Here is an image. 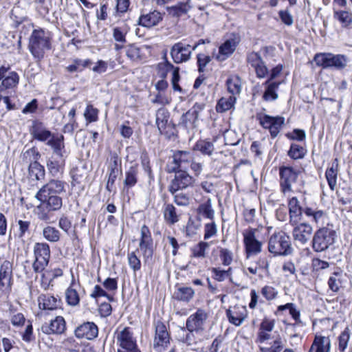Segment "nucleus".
I'll return each mask as SVG.
<instances>
[{"instance_id":"obj_48","label":"nucleus","mask_w":352,"mask_h":352,"mask_svg":"<svg viewBox=\"0 0 352 352\" xmlns=\"http://www.w3.org/2000/svg\"><path fill=\"white\" fill-rule=\"evenodd\" d=\"M91 64L89 59H75L73 63L66 67V70L69 72L73 73L76 72H81L82 69Z\"/></svg>"},{"instance_id":"obj_55","label":"nucleus","mask_w":352,"mask_h":352,"mask_svg":"<svg viewBox=\"0 0 352 352\" xmlns=\"http://www.w3.org/2000/svg\"><path fill=\"white\" fill-rule=\"evenodd\" d=\"M137 252H139L138 249H137L135 251L129 253L127 256L129 265L135 272L140 270L141 268V261L137 256Z\"/></svg>"},{"instance_id":"obj_21","label":"nucleus","mask_w":352,"mask_h":352,"mask_svg":"<svg viewBox=\"0 0 352 352\" xmlns=\"http://www.w3.org/2000/svg\"><path fill=\"white\" fill-rule=\"evenodd\" d=\"M66 329V323L62 316H57L50 323L45 322L41 327V330L46 334H61Z\"/></svg>"},{"instance_id":"obj_20","label":"nucleus","mask_w":352,"mask_h":352,"mask_svg":"<svg viewBox=\"0 0 352 352\" xmlns=\"http://www.w3.org/2000/svg\"><path fill=\"white\" fill-rule=\"evenodd\" d=\"M303 211L310 221L320 228L324 227V225L327 224L328 214L325 211L310 207H305Z\"/></svg>"},{"instance_id":"obj_47","label":"nucleus","mask_w":352,"mask_h":352,"mask_svg":"<svg viewBox=\"0 0 352 352\" xmlns=\"http://www.w3.org/2000/svg\"><path fill=\"white\" fill-rule=\"evenodd\" d=\"M165 220L170 224H174L179 221V216L176 213V209L173 204H167L164 210Z\"/></svg>"},{"instance_id":"obj_34","label":"nucleus","mask_w":352,"mask_h":352,"mask_svg":"<svg viewBox=\"0 0 352 352\" xmlns=\"http://www.w3.org/2000/svg\"><path fill=\"white\" fill-rule=\"evenodd\" d=\"M38 302L41 309L53 310L58 307L57 299L50 294H41L38 298Z\"/></svg>"},{"instance_id":"obj_40","label":"nucleus","mask_w":352,"mask_h":352,"mask_svg":"<svg viewBox=\"0 0 352 352\" xmlns=\"http://www.w3.org/2000/svg\"><path fill=\"white\" fill-rule=\"evenodd\" d=\"M212 242H206V241H200L196 245H195L192 249V255L195 258H205L207 255V251L209 250V248Z\"/></svg>"},{"instance_id":"obj_54","label":"nucleus","mask_w":352,"mask_h":352,"mask_svg":"<svg viewBox=\"0 0 352 352\" xmlns=\"http://www.w3.org/2000/svg\"><path fill=\"white\" fill-rule=\"evenodd\" d=\"M40 157V155L34 148L28 149L22 154V160L25 163L38 162V160Z\"/></svg>"},{"instance_id":"obj_56","label":"nucleus","mask_w":352,"mask_h":352,"mask_svg":"<svg viewBox=\"0 0 352 352\" xmlns=\"http://www.w3.org/2000/svg\"><path fill=\"white\" fill-rule=\"evenodd\" d=\"M207 223L204 227V239L208 240L209 239L215 236L217 234V226L213 220Z\"/></svg>"},{"instance_id":"obj_9","label":"nucleus","mask_w":352,"mask_h":352,"mask_svg":"<svg viewBox=\"0 0 352 352\" xmlns=\"http://www.w3.org/2000/svg\"><path fill=\"white\" fill-rule=\"evenodd\" d=\"M193 155L186 151H176L172 156V160L168 162L166 166V170L174 173L177 170H186L192 162Z\"/></svg>"},{"instance_id":"obj_53","label":"nucleus","mask_w":352,"mask_h":352,"mask_svg":"<svg viewBox=\"0 0 352 352\" xmlns=\"http://www.w3.org/2000/svg\"><path fill=\"white\" fill-rule=\"evenodd\" d=\"M351 331L349 327L340 333L338 337V350L340 352H344L348 346V342L350 340Z\"/></svg>"},{"instance_id":"obj_38","label":"nucleus","mask_w":352,"mask_h":352,"mask_svg":"<svg viewBox=\"0 0 352 352\" xmlns=\"http://www.w3.org/2000/svg\"><path fill=\"white\" fill-rule=\"evenodd\" d=\"M333 17L343 28H347L352 23V12L346 10H334Z\"/></svg>"},{"instance_id":"obj_12","label":"nucleus","mask_w":352,"mask_h":352,"mask_svg":"<svg viewBox=\"0 0 352 352\" xmlns=\"http://www.w3.org/2000/svg\"><path fill=\"white\" fill-rule=\"evenodd\" d=\"M300 171L291 166H280L279 168L280 186L283 194L292 191V185L296 182Z\"/></svg>"},{"instance_id":"obj_11","label":"nucleus","mask_w":352,"mask_h":352,"mask_svg":"<svg viewBox=\"0 0 352 352\" xmlns=\"http://www.w3.org/2000/svg\"><path fill=\"white\" fill-rule=\"evenodd\" d=\"M155 336L153 342V347L157 352L165 350L170 344V336L166 326L160 320L153 324Z\"/></svg>"},{"instance_id":"obj_59","label":"nucleus","mask_w":352,"mask_h":352,"mask_svg":"<svg viewBox=\"0 0 352 352\" xmlns=\"http://www.w3.org/2000/svg\"><path fill=\"white\" fill-rule=\"evenodd\" d=\"M164 58L166 59L165 62L164 63V67L166 70L168 72L169 70H172V78H171V83H177L179 82L180 76H179V68L175 67L174 65L170 63L166 59V55H164Z\"/></svg>"},{"instance_id":"obj_57","label":"nucleus","mask_w":352,"mask_h":352,"mask_svg":"<svg viewBox=\"0 0 352 352\" xmlns=\"http://www.w3.org/2000/svg\"><path fill=\"white\" fill-rule=\"evenodd\" d=\"M213 278L217 281L221 282L232 275V268L229 267L227 270H223L220 268L214 267L212 269Z\"/></svg>"},{"instance_id":"obj_58","label":"nucleus","mask_w":352,"mask_h":352,"mask_svg":"<svg viewBox=\"0 0 352 352\" xmlns=\"http://www.w3.org/2000/svg\"><path fill=\"white\" fill-rule=\"evenodd\" d=\"M305 149L296 144H292L290 149L288 151V155L292 159H301L305 156Z\"/></svg>"},{"instance_id":"obj_31","label":"nucleus","mask_w":352,"mask_h":352,"mask_svg":"<svg viewBox=\"0 0 352 352\" xmlns=\"http://www.w3.org/2000/svg\"><path fill=\"white\" fill-rule=\"evenodd\" d=\"M226 316L230 323L235 326H240L245 318V309L244 307H234L233 310L228 309Z\"/></svg>"},{"instance_id":"obj_41","label":"nucleus","mask_w":352,"mask_h":352,"mask_svg":"<svg viewBox=\"0 0 352 352\" xmlns=\"http://www.w3.org/2000/svg\"><path fill=\"white\" fill-rule=\"evenodd\" d=\"M7 79L1 82L0 85V92L8 89H12L19 84V76L16 72L8 74Z\"/></svg>"},{"instance_id":"obj_23","label":"nucleus","mask_w":352,"mask_h":352,"mask_svg":"<svg viewBox=\"0 0 352 352\" xmlns=\"http://www.w3.org/2000/svg\"><path fill=\"white\" fill-rule=\"evenodd\" d=\"M30 133L35 140L40 142H48L53 135L42 122L37 121L34 122L30 129Z\"/></svg>"},{"instance_id":"obj_24","label":"nucleus","mask_w":352,"mask_h":352,"mask_svg":"<svg viewBox=\"0 0 352 352\" xmlns=\"http://www.w3.org/2000/svg\"><path fill=\"white\" fill-rule=\"evenodd\" d=\"M236 42L234 39H228L221 44L219 47V53L216 56V59L219 61H223L231 56L235 51Z\"/></svg>"},{"instance_id":"obj_29","label":"nucleus","mask_w":352,"mask_h":352,"mask_svg":"<svg viewBox=\"0 0 352 352\" xmlns=\"http://www.w3.org/2000/svg\"><path fill=\"white\" fill-rule=\"evenodd\" d=\"M64 165V156L52 155L47 163V168L53 176H56L62 173Z\"/></svg>"},{"instance_id":"obj_39","label":"nucleus","mask_w":352,"mask_h":352,"mask_svg":"<svg viewBox=\"0 0 352 352\" xmlns=\"http://www.w3.org/2000/svg\"><path fill=\"white\" fill-rule=\"evenodd\" d=\"M190 8V0H188L186 2L179 3L174 6L168 7L167 10L170 14L179 16L182 14H186Z\"/></svg>"},{"instance_id":"obj_52","label":"nucleus","mask_w":352,"mask_h":352,"mask_svg":"<svg viewBox=\"0 0 352 352\" xmlns=\"http://www.w3.org/2000/svg\"><path fill=\"white\" fill-rule=\"evenodd\" d=\"M128 32V28L126 25L121 27H116L113 29V37L117 42L125 43L126 42V35Z\"/></svg>"},{"instance_id":"obj_25","label":"nucleus","mask_w":352,"mask_h":352,"mask_svg":"<svg viewBox=\"0 0 352 352\" xmlns=\"http://www.w3.org/2000/svg\"><path fill=\"white\" fill-rule=\"evenodd\" d=\"M12 275V263L4 261L0 267V287H10Z\"/></svg>"},{"instance_id":"obj_5","label":"nucleus","mask_w":352,"mask_h":352,"mask_svg":"<svg viewBox=\"0 0 352 352\" xmlns=\"http://www.w3.org/2000/svg\"><path fill=\"white\" fill-rule=\"evenodd\" d=\"M335 231L327 227L320 228L314 234L312 248L314 251L320 252L326 250L335 241Z\"/></svg>"},{"instance_id":"obj_19","label":"nucleus","mask_w":352,"mask_h":352,"mask_svg":"<svg viewBox=\"0 0 352 352\" xmlns=\"http://www.w3.org/2000/svg\"><path fill=\"white\" fill-rule=\"evenodd\" d=\"M98 327L91 322H84L75 329V336L78 338L92 340L98 336Z\"/></svg>"},{"instance_id":"obj_63","label":"nucleus","mask_w":352,"mask_h":352,"mask_svg":"<svg viewBox=\"0 0 352 352\" xmlns=\"http://www.w3.org/2000/svg\"><path fill=\"white\" fill-rule=\"evenodd\" d=\"M98 111L92 105H88L84 113V116L89 122H96L98 119Z\"/></svg>"},{"instance_id":"obj_6","label":"nucleus","mask_w":352,"mask_h":352,"mask_svg":"<svg viewBox=\"0 0 352 352\" xmlns=\"http://www.w3.org/2000/svg\"><path fill=\"white\" fill-rule=\"evenodd\" d=\"M318 66L323 68L334 67L337 69H344L347 65V58L342 54H333L331 53L316 54L314 58Z\"/></svg>"},{"instance_id":"obj_2","label":"nucleus","mask_w":352,"mask_h":352,"mask_svg":"<svg viewBox=\"0 0 352 352\" xmlns=\"http://www.w3.org/2000/svg\"><path fill=\"white\" fill-rule=\"evenodd\" d=\"M50 32L39 28L34 30L29 39L28 49L36 62L43 59L45 52L51 49Z\"/></svg>"},{"instance_id":"obj_14","label":"nucleus","mask_w":352,"mask_h":352,"mask_svg":"<svg viewBox=\"0 0 352 352\" xmlns=\"http://www.w3.org/2000/svg\"><path fill=\"white\" fill-rule=\"evenodd\" d=\"M170 55L176 64L186 63L191 58V45L182 41L175 43L170 47Z\"/></svg>"},{"instance_id":"obj_13","label":"nucleus","mask_w":352,"mask_h":352,"mask_svg":"<svg viewBox=\"0 0 352 352\" xmlns=\"http://www.w3.org/2000/svg\"><path fill=\"white\" fill-rule=\"evenodd\" d=\"M208 318V314L205 310L198 309L196 312L187 318L186 328L188 331H195L197 334H202L205 331Z\"/></svg>"},{"instance_id":"obj_26","label":"nucleus","mask_w":352,"mask_h":352,"mask_svg":"<svg viewBox=\"0 0 352 352\" xmlns=\"http://www.w3.org/2000/svg\"><path fill=\"white\" fill-rule=\"evenodd\" d=\"M331 340L329 337L316 336L309 352H329Z\"/></svg>"},{"instance_id":"obj_42","label":"nucleus","mask_w":352,"mask_h":352,"mask_svg":"<svg viewBox=\"0 0 352 352\" xmlns=\"http://www.w3.org/2000/svg\"><path fill=\"white\" fill-rule=\"evenodd\" d=\"M235 102L236 98L234 96L221 98L217 102V111L222 113L230 110L234 107Z\"/></svg>"},{"instance_id":"obj_61","label":"nucleus","mask_w":352,"mask_h":352,"mask_svg":"<svg viewBox=\"0 0 352 352\" xmlns=\"http://www.w3.org/2000/svg\"><path fill=\"white\" fill-rule=\"evenodd\" d=\"M172 195L174 196V201L177 206H186L190 204V198L187 194L177 192Z\"/></svg>"},{"instance_id":"obj_44","label":"nucleus","mask_w":352,"mask_h":352,"mask_svg":"<svg viewBox=\"0 0 352 352\" xmlns=\"http://www.w3.org/2000/svg\"><path fill=\"white\" fill-rule=\"evenodd\" d=\"M214 145L212 142L201 140L197 142L193 146L194 151H200L203 155H211L214 151Z\"/></svg>"},{"instance_id":"obj_27","label":"nucleus","mask_w":352,"mask_h":352,"mask_svg":"<svg viewBox=\"0 0 352 352\" xmlns=\"http://www.w3.org/2000/svg\"><path fill=\"white\" fill-rule=\"evenodd\" d=\"M79 287V284L72 280L69 287L66 289L65 299L69 305L76 306L79 304L80 296L77 291Z\"/></svg>"},{"instance_id":"obj_22","label":"nucleus","mask_w":352,"mask_h":352,"mask_svg":"<svg viewBox=\"0 0 352 352\" xmlns=\"http://www.w3.org/2000/svg\"><path fill=\"white\" fill-rule=\"evenodd\" d=\"M288 208L289 221L292 225L294 226L300 220L302 212H304V208L301 206L300 201L296 197H293L289 199Z\"/></svg>"},{"instance_id":"obj_16","label":"nucleus","mask_w":352,"mask_h":352,"mask_svg":"<svg viewBox=\"0 0 352 352\" xmlns=\"http://www.w3.org/2000/svg\"><path fill=\"white\" fill-rule=\"evenodd\" d=\"M294 225L292 231L294 241L300 245L306 244L311 239L313 232L312 226L308 223H296Z\"/></svg>"},{"instance_id":"obj_28","label":"nucleus","mask_w":352,"mask_h":352,"mask_svg":"<svg viewBox=\"0 0 352 352\" xmlns=\"http://www.w3.org/2000/svg\"><path fill=\"white\" fill-rule=\"evenodd\" d=\"M264 85L265 86V89L263 95V99L267 102L276 100L278 98L277 90L280 82H270V80H267Z\"/></svg>"},{"instance_id":"obj_17","label":"nucleus","mask_w":352,"mask_h":352,"mask_svg":"<svg viewBox=\"0 0 352 352\" xmlns=\"http://www.w3.org/2000/svg\"><path fill=\"white\" fill-rule=\"evenodd\" d=\"M139 251L142 252L143 257L146 260L153 256V239L149 228L144 225L141 228V237L139 243Z\"/></svg>"},{"instance_id":"obj_36","label":"nucleus","mask_w":352,"mask_h":352,"mask_svg":"<svg viewBox=\"0 0 352 352\" xmlns=\"http://www.w3.org/2000/svg\"><path fill=\"white\" fill-rule=\"evenodd\" d=\"M198 214L210 220L214 217V210L212 209L211 199L208 198L205 202L201 204L197 209Z\"/></svg>"},{"instance_id":"obj_30","label":"nucleus","mask_w":352,"mask_h":352,"mask_svg":"<svg viewBox=\"0 0 352 352\" xmlns=\"http://www.w3.org/2000/svg\"><path fill=\"white\" fill-rule=\"evenodd\" d=\"M63 140L64 137L63 135L58 136H54V135H52V136L50 138L48 142H47V144L51 146L53 149V155L64 156L65 151Z\"/></svg>"},{"instance_id":"obj_49","label":"nucleus","mask_w":352,"mask_h":352,"mask_svg":"<svg viewBox=\"0 0 352 352\" xmlns=\"http://www.w3.org/2000/svg\"><path fill=\"white\" fill-rule=\"evenodd\" d=\"M337 175L338 170L337 167L332 166L331 168L327 169L325 176L329 184V188L331 190H334L337 186Z\"/></svg>"},{"instance_id":"obj_64","label":"nucleus","mask_w":352,"mask_h":352,"mask_svg":"<svg viewBox=\"0 0 352 352\" xmlns=\"http://www.w3.org/2000/svg\"><path fill=\"white\" fill-rule=\"evenodd\" d=\"M261 294L267 300H272L276 298L278 292L274 287L265 285L261 289Z\"/></svg>"},{"instance_id":"obj_10","label":"nucleus","mask_w":352,"mask_h":352,"mask_svg":"<svg viewBox=\"0 0 352 352\" xmlns=\"http://www.w3.org/2000/svg\"><path fill=\"white\" fill-rule=\"evenodd\" d=\"M259 229L248 228L243 232V243L248 255H256L262 251L263 243L259 240Z\"/></svg>"},{"instance_id":"obj_18","label":"nucleus","mask_w":352,"mask_h":352,"mask_svg":"<svg viewBox=\"0 0 352 352\" xmlns=\"http://www.w3.org/2000/svg\"><path fill=\"white\" fill-rule=\"evenodd\" d=\"M163 19V14L156 10L148 12H142L138 19V24L141 26L151 28L157 25Z\"/></svg>"},{"instance_id":"obj_32","label":"nucleus","mask_w":352,"mask_h":352,"mask_svg":"<svg viewBox=\"0 0 352 352\" xmlns=\"http://www.w3.org/2000/svg\"><path fill=\"white\" fill-rule=\"evenodd\" d=\"M155 116V124L157 129L160 133H163L168 124L169 112L166 108L161 107L157 111Z\"/></svg>"},{"instance_id":"obj_35","label":"nucleus","mask_w":352,"mask_h":352,"mask_svg":"<svg viewBox=\"0 0 352 352\" xmlns=\"http://www.w3.org/2000/svg\"><path fill=\"white\" fill-rule=\"evenodd\" d=\"M45 177V168L38 162L31 163L28 166V178L32 181H39Z\"/></svg>"},{"instance_id":"obj_50","label":"nucleus","mask_w":352,"mask_h":352,"mask_svg":"<svg viewBox=\"0 0 352 352\" xmlns=\"http://www.w3.org/2000/svg\"><path fill=\"white\" fill-rule=\"evenodd\" d=\"M227 86L228 91L233 96L240 94L241 90V82L239 77L235 76L228 79Z\"/></svg>"},{"instance_id":"obj_33","label":"nucleus","mask_w":352,"mask_h":352,"mask_svg":"<svg viewBox=\"0 0 352 352\" xmlns=\"http://www.w3.org/2000/svg\"><path fill=\"white\" fill-rule=\"evenodd\" d=\"M195 296V290L190 287H177L173 294V297L179 301L188 302Z\"/></svg>"},{"instance_id":"obj_37","label":"nucleus","mask_w":352,"mask_h":352,"mask_svg":"<svg viewBox=\"0 0 352 352\" xmlns=\"http://www.w3.org/2000/svg\"><path fill=\"white\" fill-rule=\"evenodd\" d=\"M199 117V109L198 107L194 106L192 109L188 110L182 117V122L186 126H194V124L197 121Z\"/></svg>"},{"instance_id":"obj_45","label":"nucleus","mask_w":352,"mask_h":352,"mask_svg":"<svg viewBox=\"0 0 352 352\" xmlns=\"http://www.w3.org/2000/svg\"><path fill=\"white\" fill-rule=\"evenodd\" d=\"M343 274L342 272H334L329 277L328 280V285L329 289L333 292H337L340 289L342 285V279Z\"/></svg>"},{"instance_id":"obj_7","label":"nucleus","mask_w":352,"mask_h":352,"mask_svg":"<svg viewBox=\"0 0 352 352\" xmlns=\"http://www.w3.org/2000/svg\"><path fill=\"white\" fill-rule=\"evenodd\" d=\"M256 118L263 129L269 130L272 138L277 137L285 123L283 117L279 116H271L263 112L257 113Z\"/></svg>"},{"instance_id":"obj_62","label":"nucleus","mask_w":352,"mask_h":352,"mask_svg":"<svg viewBox=\"0 0 352 352\" xmlns=\"http://www.w3.org/2000/svg\"><path fill=\"white\" fill-rule=\"evenodd\" d=\"M219 256L223 265H230L233 260L232 252L226 248H221L219 250Z\"/></svg>"},{"instance_id":"obj_15","label":"nucleus","mask_w":352,"mask_h":352,"mask_svg":"<svg viewBox=\"0 0 352 352\" xmlns=\"http://www.w3.org/2000/svg\"><path fill=\"white\" fill-rule=\"evenodd\" d=\"M175 178L171 181L168 190L171 194H175L179 190L186 188L193 183V178L186 170H177Z\"/></svg>"},{"instance_id":"obj_8","label":"nucleus","mask_w":352,"mask_h":352,"mask_svg":"<svg viewBox=\"0 0 352 352\" xmlns=\"http://www.w3.org/2000/svg\"><path fill=\"white\" fill-rule=\"evenodd\" d=\"M34 261L32 267L35 272H41L47 266L50 258V248L46 243H36L33 247Z\"/></svg>"},{"instance_id":"obj_43","label":"nucleus","mask_w":352,"mask_h":352,"mask_svg":"<svg viewBox=\"0 0 352 352\" xmlns=\"http://www.w3.org/2000/svg\"><path fill=\"white\" fill-rule=\"evenodd\" d=\"M42 234L44 239L52 243L58 242L60 238V233L59 230L50 226L45 227L43 230Z\"/></svg>"},{"instance_id":"obj_3","label":"nucleus","mask_w":352,"mask_h":352,"mask_svg":"<svg viewBox=\"0 0 352 352\" xmlns=\"http://www.w3.org/2000/svg\"><path fill=\"white\" fill-rule=\"evenodd\" d=\"M268 250L274 256L290 254L292 247L289 236L284 232L274 233L269 239Z\"/></svg>"},{"instance_id":"obj_51","label":"nucleus","mask_w":352,"mask_h":352,"mask_svg":"<svg viewBox=\"0 0 352 352\" xmlns=\"http://www.w3.org/2000/svg\"><path fill=\"white\" fill-rule=\"evenodd\" d=\"M109 173H121V160L116 153L111 155L110 161L108 165Z\"/></svg>"},{"instance_id":"obj_46","label":"nucleus","mask_w":352,"mask_h":352,"mask_svg":"<svg viewBox=\"0 0 352 352\" xmlns=\"http://www.w3.org/2000/svg\"><path fill=\"white\" fill-rule=\"evenodd\" d=\"M138 169L136 166H131L125 173L124 184L129 188L134 186L138 182Z\"/></svg>"},{"instance_id":"obj_60","label":"nucleus","mask_w":352,"mask_h":352,"mask_svg":"<svg viewBox=\"0 0 352 352\" xmlns=\"http://www.w3.org/2000/svg\"><path fill=\"white\" fill-rule=\"evenodd\" d=\"M261 352H280L283 349V344L280 338L274 340L271 347H265L262 345L258 346Z\"/></svg>"},{"instance_id":"obj_1","label":"nucleus","mask_w":352,"mask_h":352,"mask_svg":"<svg viewBox=\"0 0 352 352\" xmlns=\"http://www.w3.org/2000/svg\"><path fill=\"white\" fill-rule=\"evenodd\" d=\"M67 184L59 179H50L35 195L41 203L36 207L38 218L46 223L51 219L50 212L59 210L63 206L61 195L66 191Z\"/></svg>"},{"instance_id":"obj_4","label":"nucleus","mask_w":352,"mask_h":352,"mask_svg":"<svg viewBox=\"0 0 352 352\" xmlns=\"http://www.w3.org/2000/svg\"><path fill=\"white\" fill-rule=\"evenodd\" d=\"M115 338L119 346L118 352H140L130 327L118 328L115 332Z\"/></svg>"}]
</instances>
